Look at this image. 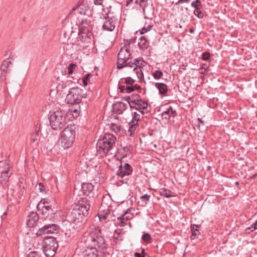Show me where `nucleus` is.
I'll use <instances>...</instances> for the list:
<instances>
[{
    "mask_svg": "<svg viewBox=\"0 0 257 257\" xmlns=\"http://www.w3.org/2000/svg\"><path fill=\"white\" fill-rule=\"evenodd\" d=\"M82 241L87 246L97 247L101 250L106 249L107 246L98 226L91 228L88 232H85L82 237Z\"/></svg>",
    "mask_w": 257,
    "mask_h": 257,
    "instance_id": "obj_1",
    "label": "nucleus"
},
{
    "mask_svg": "<svg viewBox=\"0 0 257 257\" xmlns=\"http://www.w3.org/2000/svg\"><path fill=\"white\" fill-rule=\"evenodd\" d=\"M90 204L86 197L82 198L75 205L72 210L67 214V217L71 222L77 224L82 222L88 215Z\"/></svg>",
    "mask_w": 257,
    "mask_h": 257,
    "instance_id": "obj_2",
    "label": "nucleus"
},
{
    "mask_svg": "<svg viewBox=\"0 0 257 257\" xmlns=\"http://www.w3.org/2000/svg\"><path fill=\"white\" fill-rule=\"evenodd\" d=\"M116 137L109 133L105 134L97 143L98 152L102 156H105L115 147Z\"/></svg>",
    "mask_w": 257,
    "mask_h": 257,
    "instance_id": "obj_3",
    "label": "nucleus"
},
{
    "mask_svg": "<svg viewBox=\"0 0 257 257\" xmlns=\"http://www.w3.org/2000/svg\"><path fill=\"white\" fill-rule=\"evenodd\" d=\"M75 130V125H70L65 127L61 133V145L64 149L70 148L73 144L76 136Z\"/></svg>",
    "mask_w": 257,
    "mask_h": 257,
    "instance_id": "obj_4",
    "label": "nucleus"
},
{
    "mask_svg": "<svg viewBox=\"0 0 257 257\" xmlns=\"http://www.w3.org/2000/svg\"><path fill=\"white\" fill-rule=\"evenodd\" d=\"M66 114L62 110L50 111L48 115L50 125L52 129L58 130L62 127L66 122Z\"/></svg>",
    "mask_w": 257,
    "mask_h": 257,
    "instance_id": "obj_5",
    "label": "nucleus"
},
{
    "mask_svg": "<svg viewBox=\"0 0 257 257\" xmlns=\"http://www.w3.org/2000/svg\"><path fill=\"white\" fill-rule=\"evenodd\" d=\"M58 247L56 238L53 236H45L43 240V251L47 257H53L55 254Z\"/></svg>",
    "mask_w": 257,
    "mask_h": 257,
    "instance_id": "obj_6",
    "label": "nucleus"
},
{
    "mask_svg": "<svg viewBox=\"0 0 257 257\" xmlns=\"http://www.w3.org/2000/svg\"><path fill=\"white\" fill-rule=\"evenodd\" d=\"M83 97V90L78 87L69 89L65 98V102L71 105L79 104Z\"/></svg>",
    "mask_w": 257,
    "mask_h": 257,
    "instance_id": "obj_7",
    "label": "nucleus"
},
{
    "mask_svg": "<svg viewBox=\"0 0 257 257\" xmlns=\"http://www.w3.org/2000/svg\"><path fill=\"white\" fill-rule=\"evenodd\" d=\"M135 80L131 77L121 78L119 81L118 87L120 92L129 93L141 89L140 85L135 84Z\"/></svg>",
    "mask_w": 257,
    "mask_h": 257,
    "instance_id": "obj_8",
    "label": "nucleus"
},
{
    "mask_svg": "<svg viewBox=\"0 0 257 257\" xmlns=\"http://www.w3.org/2000/svg\"><path fill=\"white\" fill-rule=\"evenodd\" d=\"M112 14L110 11H108L106 14V16H104L102 28L104 31L111 32L115 27L117 19Z\"/></svg>",
    "mask_w": 257,
    "mask_h": 257,
    "instance_id": "obj_9",
    "label": "nucleus"
},
{
    "mask_svg": "<svg viewBox=\"0 0 257 257\" xmlns=\"http://www.w3.org/2000/svg\"><path fill=\"white\" fill-rule=\"evenodd\" d=\"M131 53L127 47L122 48L117 54V68L121 69L125 67V63L129 60Z\"/></svg>",
    "mask_w": 257,
    "mask_h": 257,
    "instance_id": "obj_10",
    "label": "nucleus"
},
{
    "mask_svg": "<svg viewBox=\"0 0 257 257\" xmlns=\"http://www.w3.org/2000/svg\"><path fill=\"white\" fill-rule=\"evenodd\" d=\"M59 229V227L57 224L54 223L49 224L39 228L36 234L37 236H40L43 234L55 233L58 231Z\"/></svg>",
    "mask_w": 257,
    "mask_h": 257,
    "instance_id": "obj_11",
    "label": "nucleus"
},
{
    "mask_svg": "<svg viewBox=\"0 0 257 257\" xmlns=\"http://www.w3.org/2000/svg\"><path fill=\"white\" fill-rule=\"evenodd\" d=\"M94 185L90 183H83L81 184V191L83 195L89 197V204L90 202H93L94 199Z\"/></svg>",
    "mask_w": 257,
    "mask_h": 257,
    "instance_id": "obj_12",
    "label": "nucleus"
},
{
    "mask_svg": "<svg viewBox=\"0 0 257 257\" xmlns=\"http://www.w3.org/2000/svg\"><path fill=\"white\" fill-rule=\"evenodd\" d=\"M91 32L86 27H81L79 29L78 39L82 42L87 44L91 43Z\"/></svg>",
    "mask_w": 257,
    "mask_h": 257,
    "instance_id": "obj_13",
    "label": "nucleus"
},
{
    "mask_svg": "<svg viewBox=\"0 0 257 257\" xmlns=\"http://www.w3.org/2000/svg\"><path fill=\"white\" fill-rule=\"evenodd\" d=\"M133 171L132 167L128 163H125L124 164H121L117 171V175L123 178L125 176H128L131 175Z\"/></svg>",
    "mask_w": 257,
    "mask_h": 257,
    "instance_id": "obj_14",
    "label": "nucleus"
},
{
    "mask_svg": "<svg viewBox=\"0 0 257 257\" xmlns=\"http://www.w3.org/2000/svg\"><path fill=\"white\" fill-rule=\"evenodd\" d=\"M46 203L48 204V202L46 201L45 199H42L39 203L37 207L38 210L41 209L42 214L45 218L49 217L50 213L53 212L51 206H43V205H45Z\"/></svg>",
    "mask_w": 257,
    "mask_h": 257,
    "instance_id": "obj_15",
    "label": "nucleus"
},
{
    "mask_svg": "<svg viewBox=\"0 0 257 257\" xmlns=\"http://www.w3.org/2000/svg\"><path fill=\"white\" fill-rule=\"evenodd\" d=\"M82 257H99V252L95 247L87 246V248L81 252Z\"/></svg>",
    "mask_w": 257,
    "mask_h": 257,
    "instance_id": "obj_16",
    "label": "nucleus"
},
{
    "mask_svg": "<svg viewBox=\"0 0 257 257\" xmlns=\"http://www.w3.org/2000/svg\"><path fill=\"white\" fill-rule=\"evenodd\" d=\"M148 106V102L141 99L135 103H132L130 107L132 108H135L136 110H139L142 114H144L145 112L144 110L147 109Z\"/></svg>",
    "mask_w": 257,
    "mask_h": 257,
    "instance_id": "obj_17",
    "label": "nucleus"
},
{
    "mask_svg": "<svg viewBox=\"0 0 257 257\" xmlns=\"http://www.w3.org/2000/svg\"><path fill=\"white\" fill-rule=\"evenodd\" d=\"M110 216V210L109 208H103L102 209H100V207H99L98 217L100 221H104L105 222L108 221Z\"/></svg>",
    "mask_w": 257,
    "mask_h": 257,
    "instance_id": "obj_18",
    "label": "nucleus"
},
{
    "mask_svg": "<svg viewBox=\"0 0 257 257\" xmlns=\"http://www.w3.org/2000/svg\"><path fill=\"white\" fill-rule=\"evenodd\" d=\"M4 169L2 171L1 180L2 184H6L9 180L11 176V173L9 171L10 166L8 163H4Z\"/></svg>",
    "mask_w": 257,
    "mask_h": 257,
    "instance_id": "obj_19",
    "label": "nucleus"
},
{
    "mask_svg": "<svg viewBox=\"0 0 257 257\" xmlns=\"http://www.w3.org/2000/svg\"><path fill=\"white\" fill-rule=\"evenodd\" d=\"M39 216L37 212H31L27 216V224L29 227H33L37 223Z\"/></svg>",
    "mask_w": 257,
    "mask_h": 257,
    "instance_id": "obj_20",
    "label": "nucleus"
},
{
    "mask_svg": "<svg viewBox=\"0 0 257 257\" xmlns=\"http://www.w3.org/2000/svg\"><path fill=\"white\" fill-rule=\"evenodd\" d=\"M125 67H130L131 68L134 67V71L135 72L139 79H141L142 76H143V73L140 68V66L139 64H137V63L132 61L128 62H126L125 63Z\"/></svg>",
    "mask_w": 257,
    "mask_h": 257,
    "instance_id": "obj_21",
    "label": "nucleus"
},
{
    "mask_svg": "<svg viewBox=\"0 0 257 257\" xmlns=\"http://www.w3.org/2000/svg\"><path fill=\"white\" fill-rule=\"evenodd\" d=\"M177 115L176 111L174 110L171 106H169V107L161 114L162 118L166 120L170 119L171 117H175Z\"/></svg>",
    "mask_w": 257,
    "mask_h": 257,
    "instance_id": "obj_22",
    "label": "nucleus"
},
{
    "mask_svg": "<svg viewBox=\"0 0 257 257\" xmlns=\"http://www.w3.org/2000/svg\"><path fill=\"white\" fill-rule=\"evenodd\" d=\"M131 153L130 148L128 146L122 147L117 149V152L115 154L116 156H119L120 158H125Z\"/></svg>",
    "mask_w": 257,
    "mask_h": 257,
    "instance_id": "obj_23",
    "label": "nucleus"
},
{
    "mask_svg": "<svg viewBox=\"0 0 257 257\" xmlns=\"http://www.w3.org/2000/svg\"><path fill=\"white\" fill-rule=\"evenodd\" d=\"M112 203V200L110 196L106 195L103 196L102 198L101 204L100 206V209L103 208H109Z\"/></svg>",
    "mask_w": 257,
    "mask_h": 257,
    "instance_id": "obj_24",
    "label": "nucleus"
},
{
    "mask_svg": "<svg viewBox=\"0 0 257 257\" xmlns=\"http://www.w3.org/2000/svg\"><path fill=\"white\" fill-rule=\"evenodd\" d=\"M126 108V104L122 102H117L113 105V109L118 114H121Z\"/></svg>",
    "mask_w": 257,
    "mask_h": 257,
    "instance_id": "obj_25",
    "label": "nucleus"
},
{
    "mask_svg": "<svg viewBox=\"0 0 257 257\" xmlns=\"http://www.w3.org/2000/svg\"><path fill=\"white\" fill-rule=\"evenodd\" d=\"M77 8L81 15H85L88 10V6L83 4V2L80 1L78 2Z\"/></svg>",
    "mask_w": 257,
    "mask_h": 257,
    "instance_id": "obj_26",
    "label": "nucleus"
},
{
    "mask_svg": "<svg viewBox=\"0 0 257 257\" xmlns=\"http://www.w3.org/2000/svg\"><path fill=\"white\" fill-rule=\"evenodd\" d=\"M155 86L158 89L159 93L161 94L165 95L168 91L167 86L163 83H156Z\"/></svg>",
    "mask_w": 257,
    "mask_h": 257,
    "instance_id": "obj_27",
    "label": "nucleus"
},
{
    "mask_svg": "<svg viewBox=\"0 0 257 257\" xmlns=\"http://www.w3.org/2000/svg\"><path fill=\"white\" fill-rule=\"evenodd\" d=\"M124 99L127 101L130 106H131L132 103H135L141 98L138 94H136L126 97Z\"/></svg>",
    "mask_w": 257,
    "mask_h": 257,
    "instance_id": "obj_28",
    "label": "nucleus"
},
{
    "mask_svg": "<svg viewBox=\"0 0 257 257\" xmlns=\"http://www.w3.org/2000/svg\"><path fill=\"white\" fill-rule=\"evenodd\" d=\"M199 226L196 224H192L191 226V230L192 232V235L191 236V239L193 240L197 237V236L200 234V232L198 229Z\"/></svg>",
    "mask_w": 257,
    "mask_h": 257,
    "instance_id": "obj_29",
    "label": "nucleus"
},
{
    "mask_svg": "<svg viewBox=\"0 0 257 257\" xmlns=\"http://www.w3.org/2000/svg\"><path fill=\"white\" fill-rule=\"evenodd\" d=\"M140 41L138 45L141 49H145L148 48L149 45V42L144 36L141 37L140 39Z\"/></svg>",
    "mask_w": 257,
    "mask_h": 257,
    "instance_id": "obj_30",
    "label": "nucleus"
},
{
    "mask_svg": "<svg viewBox=\"0 0 257 257\" xmlns=\"http://www.w3.org/2000/svg\"><path fill=\"white\" fill-rule=\"evenodd\" d=\"M160 194L161 196L169 198L173 196L172 192L167 189L162 188L160 190Z\"/></svg>",
    "mask_w": 257,
    "mask_h": 257,
    "instance_id": "obj_31",
    "label": "nucleus"
},
{
    "mask_svg": "<svg viewBox=\"0 0 257 257\" xmlns=\"http://www.w3.org/2000/svg\"><path fill=\"white\" fill-rule=\"evenodd\" d=\"M19 190L18 191L19 197L20 198H21L22 197L24 196V195L26 192L25 185L22 182H19Z\"/></svg>",
    "mask_w": 257,
    "mask_h": 257,
    "instance_id": "obj_32",
    "label": "nucleus"
},
{
    "mask_svg": "<svg viewBox=\"0 0 257 257\" xmlns=\"http://www.w3.org/2000/svg\"><path fill=\"white\" fill-rule=\"evenodd\" d=\"M39 130H37V129H36L35 132L32 134L31 137V143L33 144H38V140L39 138Z\"/></svg>",
    "mask_w": 257,
    "mask_h": 257,
    "instance_id": "obj_33",
    "label": "nucleus"
},
{
    "mask_svg": "<svg viewBox=\"0 0 257 257\" xmlns=\"http://www.w3.org/2000/svg\"><path fill=\"white\" fill-rule=\"evenodd\" d=\"M127 220H125L124 216L122 215L117 217V222L118 225L120 227H123L125 226L127 224Z\"/></svg>",
    "mask_w": 257,
    "mask_h": 257,
    "instance_id": "obj_34",
    "label": "nucleus"
},
{
    "mask_svg": "<svg viewBox=\"0 0 257 257\" xmlns=\"http://www.w3.org/2000/svg\"><path fill=\"white\" fill-rule=\"evenodd\" d=\"M131 210L130 209H127L126 211L122 214V215L124 216L125 219L127 220V221L132 219L134 216L133 214L131 212Z\"/></svg>",
    "mask_w": 257,
    "mask_h": 257,
    "instance_id": "obj_35",
    "label": "nucleus"
},
{
    "mask_svg": "<svg viewBox=\"0 0 257 257\" xmlns=\"http://www.w3.org/2000/svg\"><path fill=\"white\" fill-rule=\"evenodd\" d=\"M2 71V79L5 80L6 78V75L8 72V67H6L5 65L2 64L1 66Z\"/></svg>",
    "mask_w": 257,
    "mask_h": 257,
    "instance_id": "obj_36",
    "label": "nucleus"
},
{
    "mask_svg": "<svg viewBox=\"0 0 257 257\" xmlns=\"http://www.w3.org/2000/svg\"><path fill=\"white\" fill-rule=\"evenodd\" d=\"M137 124L138 123H134V122H131V123L130 124V126L129 130L128 131V132L130 133L129 135L130 136H132L133 135V134L134 133V132H135V131L136 130L137 127Z\"/></svg>",
    "mask_w": 257,
    "mask_h": 257,
    "instance_id": "obj_37",
    "label": "nucleus"
},
{
    "mask_svg": "<svg viewBox=\"0 0 257 257\" xmlns=\"http://www.w3.org/2000/svg\"><path fill=\"white\" fill-rule=\"evenodd\" d=\"M109 128L112 132L117 133L120 130V125L115 123H111L110 125Z\"/></svg>",
    "mask_w": 257,
    "mask_h": 257,
    "instance_id": "obj_38",
    "label": "nucleus"
},
{
    "mask_svg": "<svg viewBox=\"0 0 257 257\" xmlns=\"http://www.w3.org/2000/svg\"><path fill=\"white\" fill-rule=\"evenodd\" d=\"M142 239L147 243H151L152 242V237L148 233H145L142 236Z\"/></svg>",
    "mask_w": 257,
    "mask_h": 257,
    "instance_id": "obj_39",
    "label": "nucleus"
},
{
    "mask_svg": "<svg viewBox=\"0 0 257 257\" xmlns=\"http://www.w3.org/2000/svg\"><path fill=\"white\" fill-rule=\"evenodd\" d=\"M163 72L161 70H156L153 73V76L156 79H160L163 76Z\"/></svg>",
    "mask_w": 257,
    "mask_h": 257,
    "instance_id": "obj_40",
    "label": "nucleus"
},
{
    "mask_svg": "<svg viewBox=\"0 0 257 257\" xmlns=\"http://www.w3.org/2000/svg\"><path fill=\"white\" fill-rule=\"evenodd\" d=\"M194 14L199 19L203 18L204 17L203 13L200 10L199 8L195 9V11H194Z\"/></svg>",
    "mask_w": 257,
    "mask_h": 257,
    "instance_id": "obj_41",
    "label": "nucleus"
},
{
    "mask_svg": "<svg viewBox=\"0 0 257 257\" xmlns=\"http://www.w3.org/2000/svg\"><path fill=\"white\" fill-rule=\"evenodd\" d=\"M76 64L74 63H70L68 67V75H71L73 72V69L76 67Z\"/></svg>",
    "mask_w": 257,
    "mask_h": 257,
    "instance_id": "obj_42",
    "label": "nucleus"
},
{
    "mask_svg": "<svg viewBox=\"0 0 257 257\" xmlns=\"http://www.w3.org/2000/svg\"><path fill=\"white\" fill-rule=\"evenodd\" d=\"M140 119V115L137 112H134L133 114V119L131 122L138 123V121Z\"/></svg>",
    "mask_w": 257,
    "mask_h": 257,
    "instance_id": "obj_43",
    "label": "nucleus"
},
{
    "mask_svg": "<svg viewBox=\"0 0 257 257\" xmlns=\"http://www.w3.org/2000/svg\"><path fill=\"white\" fill-rule=\"evenodd\" d=\"M153 27V25H149L147 27H144L141 31V34H143L145 33H147L148 31H150L152 27Z\"/></svg>",
    "mask_w": 257,
    "mask_h": 257,
    "instance_id": "obj_44",
    "label": "nucleus"
},
{
    "mask_svg": "<svg viewBox=\"0 0 257 257\" xmlns=\"http://www.w3.org/2000/svg\"><path fill=\"white\" fill-rule=\"evenodd\" d=\"M79 105V107H78V108H74V109H72L71 110V111L73 112V113H72V115L74 117H76L78 114L79 113V112H80V106L79 105V104H78Z\"/></svg>",
    "mask_w": 257,
    "mask_h": 257,
    "instance_id": "obj_45",
    "label": "nucleus"
},
{
    "mask_svg": "<svg viewBox=\"0 0 257 257\" xmlns=\"http://www.w3.org/2000/svg\"><path fill=\"white\" fill-rule=\"evenodd\" d=\"M201 3L200 0H196V1H194L191 3V6L193 8L195 9H197L199 6H201Z\"/></svg>",
    "mask_w": 257,
    "mask_h": 257,
    "instance_id": "obj_46",
    "label": "nucleus"
},
{
    "mask_svg": "<svg viewBox=\"0 0 257 257\" xmlns=\"http://www.w3.org/2000/svg\"><path fill=\"white\" fill-rule=\"evenodd\" d=\"M27 257H40V254L37 251H32L28 254Z\"/></svg>",
    "mask_w": 257,
    "mask_h": 257,
    "instance_id": "obj_47",
    "label": "nucleus"
},
{
    "mask_svg": "<svg viewBox=\"0 0 257 257\" xmlns=\"http://www.w3.org/2000/svg\"><path fill=\"white\" fill-rule=\"evenodd\" d=\"M47 218H48L49 220H53V221H54L55 219H57V216L53 210V212L50 213L49 217H48Z\"/></svg>",
    "mask_w": 257,
    "mask_h": 257,
    "instance_id": "obj_48",
    "label": "nucleus"
},
{
    "mask_svg": "<svg viewBox=\"0 0 257 257\" xmlns=\"http://www.w3.org/2000/svg\"><path fill=\"white\" fill-rule=\"evenodd\" d=\"M37 187V186H36V187ZM38 187H39V190L40 192H41V193L45 192V188L43 183H38Z\"/></svg>",
    "mask_w": 257,
    "mask_h": 257,
    "instance_id": "obj_49",
    "label": "nucleus"
},
{
    "mask_svg": "<svg viewBox=\"0 0 257 257\" xmlns=\"http://www.w3.org/2000/svg\"><path fill=\"white\" fill-rule=\"evenodd\" d=\"M141 199L144 201L145 203H146L147 201H148L150 198V195L148 194H145L143 196H141L140 197Z\"/></svg>",
    "mask_w": 257,
    "mask_h": 257,
    "instance_id": "obj_50",
    "label": "nucleus"
},
{
    "mask_svg": "<svg viewBox=\"0 0 257 257\" xmlns=\"http://www.w3.org/2000/svg\"><path fill=\"white\" fill-rule=\"evenodd\" d=\"M210 58V53L209 52H204L202 54V58L203 60H208Z\"/></svg>",
    "mask_w": 257,
    "mask_h": 257,
    "instance_id": "obj_51",
    "label": "nucleus"
},
{
    "mask_svg": "<svg viewBox=\"0 0 257 257\" xmlns=\"http://www.w3.org/2000/svg\"><path fill=\"white\" fill-rule=\"evenodd\" d=\"M125 42V46L123 48H125V47H127L128 49L130 48V45L131 43H134V40L133 39H130L128 40H126Z\"/></svg>",
    "mask_w": 257,
    "mask_h": 257,
    "instance_id": "obj_52",
    "label": "nucleus"
},
{
    "mask_svg": "<svg viewBox=\"0 0 257 257\" xmlns=\"http://www.w3.org/2000/svg\"><path fill=\"white\" fill-rule=\"evenodd\" d=\"M147 2V0H139L140 6L144 9L146 5Z\"/></svg>",
    "mask_w": 257,
    "mask_h": 257,
    "instance_id": "obj_53",
    "label": "nucleus"
},
{
    "mask_svg": "<svg viewBox=\"0 0 257 257\" xmlns=\"http://www.w3.org/2000/svg\"><path fill=\"white\" fill-rule=\"evenodd\" d=\"M3 65H5L6 67L9 66L10 64H11V62L9 60V59H6L3 62Z\"/></svg>",
    "mask_w": 257,
    "mask_h": 257,
    "instance_id": "obj_54",
    "label": "nucleus"
},
{
    "mask_svg": "<svg viewBox=\"0 0 257 257\" xmlns=\"http://www.w3.org/2000/svg\"><path fill=\"white\" fill-rule=\"evenodd\" d=\"M113 237V242H115V243H117V240L121 239L119 238L120 236L119 234H116V235L114 234Z\"/></svg>",
    "mask_w": 257,
    "mask_h": 257,
    "instance_id": "obj_55",
    "label": "nucleus"
},
{
    "mask_svg": "<svg viewBox=\"0 0 257 257\" xmlns=\"http://www.w3.org/2000/svg\"><path fill=\"white\" fill-rule=\"evenodd\" d=\"M190 0H179L177 3H175V6H177L179 4H182L183 3H189Z\"/></svg>",
    "mask_w": 257,
    "mask_h": 257,
    "instance_id": "obj_56",
    "label": "nucleus"
},
{
    "mask_svg": "<svg viewBox=\"0 0 257 257\" xmlns=\"http://www.w3.org/2000/svg\"><path fill=\"white\" fill-rule=\"evenodd\" d=\"M104 0H94V4L95 5L101 6L102 5Z\"/></svg>",
    "mask_w": 257,
    "mask_h": 257,
    "instance_id": "obj_57",
    "label": "nucleus"
},
{
    "mask_svg": "<svg viewBox=\"0 0 257 257\" xmlns=\"http://www.w3.org/2000/svg\"><path fill=\"white\" fill-rule=\"evenodd\" d=\"M200 69L202 70H204L205 71H208V67L206 64H202Z\"/></svg>",
    "mask_w": 257,
    "mask_h": 257,
    "instance_id": "obj_58",
    "label": "nucleus"
},
{
    "mask_svg": "<svg viewBox=\"0 0 257 257\" xmlns=\"http://www.w3.org/2000/svg\"><path fill=\"white\" fill-rule=\"evenodd\" d=\"M256 226H257V220L255 221V222L253 224H252V225L251 226V227L252 228V230H251V231H253V230H255L257 229V227H256Z\"/></svg>",
    "mask_w": 257,
    "mask_h": 257,
    "instance_id": "obj_59",
    "label": "nucleus"
},
{
    "mask_svg": "<svg viewBox=\"0 0 257 257\" xmlns=\"http://www.w3.org/2000/svg\"><path fill=\"white\" fill-rule=\"evenodd\" d=\"M92 76L91 73H88L85 76L83 77V79H85L86 81H88L89 79V78Z\"/></svg>",
    "mask_w": 257,
    "mask_h": 257,
    "instance_id": "obj_60",
    "label": "nucleus"
},
{
    "mask_svg": "<svg viewBox=\"0 0 257 257\" xmlns=\"http://www.w3.org/2000/svg\"><path fill=\"white\" fill-rule=\"evenodd\" d=\"M121 229H117L115 230L114 234H116V235L119 234V235L120 233H121Z\"/></svg>",
    "mask_w": 257,
    "mask_h": 257,
    "instance_id": "obj_61",
    "label": "nucleus"
},
{
    "mask_svg": "<svg viewBox=\"0 0 257 257\" xmlns=\"http://www.w3.org/2000/svg\"><path fill=\"white\" fill-rule=\"evenodd\" d=\"M134 255L135 257H144V255H141V254L139 252H135Z\"/></svg>",
    "mask_w": 257,
    "mask_h": 257,
    "instance_id": "obj_62",
    "label": "nucleus"
},
{
    "mask_svg": "<svg viewBox=\"0 0 257 257\" xmlns=\"http://www.w3.org/2000/svg\"><path fill=\"white\" fill-rule=\"evenodd\" d=\"M141 254V255H144V257H145V255L146 254L145 252V250L144 248H142L141 252L140 253Z\"/></svg>",
    "mask_w": 257,
    "mask_h": 257,
    "instance_id": "obj_63",
    "label": "nucleus"
},
{
    "mask_svg": "<svg viewBox=\"0 0 257 257\" xmlns=\"http://www.w3.org/2000/svg\"><path fill=\"white\" fill-rule=\"evenodd\" d=\"M251 230H252V228H251V226H250V227H249L245 229V231H246V232H247V233H249V232L251 231Z\"/></svg>",
    "mask_w": 257,
    "mask_h": 257,
    "instance_id": "obj_64",
    "label": "nucleus"
}]
</instances>
